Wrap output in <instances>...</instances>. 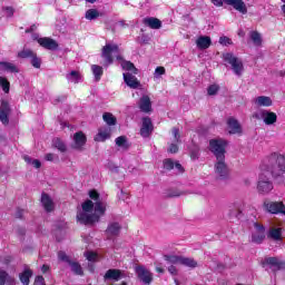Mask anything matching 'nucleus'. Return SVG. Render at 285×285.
<instances>
[{
    "instance_id": "f257e3e1",
    "label": "nucleus",
    "mask_w": 285,
    "mask_h": 285,
    "mask_svg": "<svg viewBox=\"0 0 285 285\" xmlns=\"http://www.w3.org/2000/svg\"><path fill=\"white\" fill-rule=\"evenodd\" d=\"M106 215V204L100 200L92 203V200H86L82 203V210L77 213V222L85 226H94L97 224L101 216Z\"/></svg>"
},
{
    "instance_id": "f03ea898",
    "label": "nucleus",
    "mask_w": 285,
    "mask_h": 285,
    "mask_svg": "<svg viewBox=\"0 0 285 285\" xmlns=\"http://www.w3.org/2000/svg\"><path fill=\"white\" fill-rule=\"evenodd\" d=\"M114 55H116V59L118 61H121L120 65L122 70H128L134 75H138L139 70L135 68V63L124 60V58L119 56V46L115 43H107L102 47L101 57L102 59H105L106 66H110L115 61V59L112 58Z\"/></svg>"
},
{
    "instance_id": "7ed1b4c3",
    "label": "nucleus",
    "mask_w": 285,
    "mask_h": 285,
    "mask_svg": "<svg viewBox=\"0 0 285 285\" xmlns=\"http://www.w3.org/2000/svg\"><path fill=\"white\" fill-rule=\"evenodd\" d=\"M267 170L279 184H285V157L282 154L273 153L265 159Z\"/></svg>"
},
{
    "instance_id": "20e7f679",
    "label": "nucleus",
    "mask_w": 285,
    "mask_h": 285,
    "mask_svg": "<svg viewBox=\"0 0 285 285\" xmlns=\"http://www.w3.org/2000/svg\"><path fill=\"white\" fill-rule=\"evenodd\" d=\"M209 150L216 157V159L226 158V142L224 139L209 140Z\"/></svg>"
},
{
    "instance_id": "39448f33",
    "label": "nucleus",
    "mask_w": 285,
    "mask_h": 285,
    "mask_svg": "<svg viewBox=\"0 0 285 285\" xmlns=\"http://www.w3.org/2000/svg\"><path fill=\"white\" fill-rule=\"evenodd\" d=\"M214 170L218 179H228L230 177V169L228 168V164H226V158L216 159Z\"/></svg>"
},
{
    "instance_id": "423d86ee",
    "label": "nucleus",
    "mask_w": 285,
    "mask_h": 285,
    "mask_svg": "<svg viewBox=\"0 0 285 285\" xmlns=\"http://www.w3.org/2000/svg\"><path fill=\"white\" fill-rule=\"evenodd\" d=\"M224 61H227V63L232 65V69L234 70L235 75L238 77L242 75L244 71V63L239 58L235 57L233 53H225L223 56Z\"/></svg>"
},
{
    "instance_id": "0eeeda50",
    "label": "nucleus",
    "mask_w": 285,
    "mask_h": 285,
    "mask_svg": "<svg viewBox=\"0 0 285 285\" xmlns=\"http://www.w3.org/2000/svg\"><path fill=\"white\" fill-rule=\"evenodd\" d=\"M263 206L265 210H267V213H271L272 215H285V206L282 202L265 200Z\"/></svg>"
},
{
    "instance_id": "6e6552de",
    "label": "nucleus",
    "mask_w": 285,
    "mask_h": 285,
    "mask_svg": "<svg viewBox=\"0 0 285 285\" xmlns=\"http://www.w3.org/2000/svg\"><path fill=\"white\" fill-rule=\"evenodd\" d=\"M12 114V108H10V102L8 100L0 101V121L3 126L10 124V115Z\"/></svg>"
},
{
    "instance_id": "1a4fd4ad",
    "label": "nucleus",
    "mask_w": 285,
    "mask_h": 285,
    "mask_svg": "<svg viewBox=\"0 0 285 285\" xmlns=\"http://www.w3.org/2000/svg\"><path fill=\"white\" fill-rule=\"evenodd\" d=\"M273 181L265 175H261L258 178L257 190L259 195H268L273 190Z\"/></svg>"
},
{
    "instance_id": "9d476101",
    "label": "nucleus",
    "mask_w": 285,
    "mask_h": 285,
    "mask_svg": "<svg viewBox=\"0 0 285 285\" xmlns=\"http://www.w3.org/2000/svg\"><path fill=\"white\" fill-rule=\"evenodd\" d=\"M136 275L142 284H151L153 283V273H150L146 267L139 265L135 267Z\"/></svg>"
},
{
    "instance_id": "9b49d317",
    "label": "nucleus",
    "mask_w": 285,
    "mask_h": 285,
    "mask_svg": "<svg viewBox=\"0 0 285 285\" xmlns=\"http://www.w3.org/2000/svg\"><path fill=\"white\" fill-rule=\"evenodd\" d=\"M273 271V273H277V271H282L285 268L284 261H279L277 257H267L265 258L264 263Z\"/></svg>"
},
{
    "instance_id": "f8f14e48",
    "label": "nucleus",
    "mask_w": 285,
    "mask_h": 285,
    "mask_svg": "<svg viewBox=\"0 0 285 285\" xmlns=\"http://www.w3.org/2000/svg\"><path fill=\"white\" fill-rule=\"evenodd\" d=\"M121 224L118 222L109 223L106 229L107 239H112V237H119L121 233Z\"/></svg>"
},
{
    "instance_id": "ddd939ff",
    "label": "nucleus",
    "mask_w": 285,
    "mask_h": 285,
    "mask_svg": "<svg viewBox=\"0 0 285 285\" xmlns=\"http://www.w3.org/2000/svg\"><path fill=\"white\" fill-rule=\"evenodd\" d=\"M226 6H232L234 10H237V12H240V14H247L248 8L246 7V3L244 0H223Z\"/></svg>"
},
{
    "instance_id": "4468645a",
    "label": "nucleus",
    "mask_w": 285,
    "mask_h": 285,
    "mask_svg": "<svg viewBox=\"0 0 285 285\" xmlns=\"http://www.w3.org/2000/svg\"><path fill=\"white\" fill-rule=\"evenodd\" d=\"M153 130H154L153 120H150L149 117L142 118V126L140 128V135L144 138H148V137H150V135H153Z\"/></svg>"
},
{
    "instance_id": "2eb2a0df",
    "label": "nucleus",
    "mask_w": 285,
    "mask_h": 285,
    "mask_svg": "<svg viewBox=\"0 0 285 285\" xmlns=\"http://www.w3.org/2000/svg\"><path fill=\"white\" fill-rule=\"evenodd\" d=\"M38 43L46 50H57V48H59V43H57V40L48 37L38 39Z\"/></svg>"
},
{
    "instance_id": "dca6fc26",
    "label": "nucleus",
    "mask_w": 285,
    "mask_h": 285,
    "mask_svg": "<svg viewBox=\"0 0 285 285\" xmlns=\"http://www.w3.org/2000/svg\"><path fill=\"white\" fill-rule=\"evenodd\" d=\"M124 81L127 83L129 88H132V90H137V88H141V82L135 77L132 73L127 72L124 73Z\"/></svg>"
},
{
    "instance_id": "f3484780",
    "label": "nucleus",
    "mask_w": 285,
    "mask_h": 285,
    "mask_svg": "<svg viewBox=\"0 0 285 285\" xmlns=\"http://www.w3.org/2000/svg\"><path fill=\"white\" fill-rule=\"evenodd\" d=\"M83 146H86V135L82 134V131H78L73 135V144L71 145V148L81 150Z\"/></svg>"
},
{
    "instance_id": "a211bd4d",
    "label": "nucleus",
    "mask_w": 285,
    "mask_h": 285,
    "mask_svg": "<svg viewBox=\"0 0 285 285\" xmlns=\"http://www.w3.org/2000/svg\"><path fill=\"white\" fill-rule=\"evenodd\" d=\"M261 117L266 126H273L277 122V114L268 110H261Z\"/></svg>"
},
{
    "instance_id": "6ab92c4d",
    "label": "nucleus",
    "mask_w": 285,
    "mask_h": 285,
    "mask_svg": "<svg viewBox=\"0 0 285 285\" xmlns=\"http://www.w3.org/2000/svg\"><path fill=\"white\" fill-rule=\"evenodd\" d=\"M41 204L46 210V213H52L55 210V202L50 197V195L42 193L41 194Z\"/></svg>"
},
{
    "instance_id": "aec40b11",
    "label": "nucleus",
    "mask_w": 285,
    "mask_h": 285,
    "mask_svg": "<svg viewBox=\"0 0 285 285\" xmlns=\"http://www.w3.org/2000/svg\"><path fill=\"white\" fill-rule=\"evenodd\" d=\"M227 126L229 130V135H240L242 132V125L235 118H228Z\"/></svg>"
},
{
    "instance_id": "412c9836",
    "label": "nucleus",
    "mask_w": 285,
    "mask_h": 285,
    "mask_svg": "<svg viewBox=\"0 0 285 285\" xmlns=\"http://www.w3.org/2000/svg\"><path fill=\"white\" fill-rule=\"evenodd\" d=\"M139 109L141 112H150L153 110V102L149 96H142L139 101Z\"/></svg>"
},
{
    "instance_id": "4be33fe9",
    "label": "nucleus",
    "mask_w": 285,
    "mask_h": 285,
    "mask_svg": "<svg viewBox=\"0 0 285 285\" xmlns=\"http://www.w3.org/2000/svg\"><path fill=\"white\" fill-rule=\"evenodd\" d=\"M142 23L145 26H147L148 28H151V30H159L161 28V20H159L158 18H145L142 20Z\"/></svg>"
},
{
    "instance_id": "5701e85b",
    "label": "nucleus",
    "mask_w": 285,
    "mask_h": 285,
    "mask_svg": "<svg viewBox=\"0 0 285 285\" xmlns=\"http://www.w3.org/2000/svg\"><path fill=\"white\" fill-rule=\"evenodd\" d=\"M212 43H213V41L210 40V37H208V36H200L196 40V46L200 50H208V48H210Z\"/></svg>"
},
{
    "instance_id": "b1692460",
    "label": "nucleus",
    "mask_w": 285,
    "mask_h": 285,
    "mask_svg": "<svg viewBox=\"0 0 285 285\" xmlns=\"http://www.w3.org/2000/svg\"><path fill=\"white\" fill-rule=\"evenodd\" d=\"M110 127H101L95 137V141H106V139H110Z\"/></svg>"
},
{
    "instance_id": "393cba45",
    "label": "nucleus",
    "mask_w": 285,
    "mask_h": 285,
    "mask_svg": "<svg viewBox=\"0 0 285 285\" xmlns=\"http://www.w3.org/2000/svg\"><path fill=\"white\" fill-rule=\"evenodd\" d=\"M104 279L119 282L121 279V272L119 269H108L104 276Z\"/></svg>"
},
{
    "instance_id": "a878e982",
    "label": "nucleus",
    "mask_w": 285,
    "mask_h": 285,
    "mask_svg": "<svg viewBox=\"0 0 285 285\" xmlns=\"http://www.w3.org/2000/svg\"><path fill=\"white\" fill-rule=\"evenodd\" d=\"M267 238L274 242H282V228L272 227L267 233Z\"/></svg>"
},
{
    "instance_id": "bb28decb",
    "label": "nucleus",
    "mask_w": 285,
    "mask_h": 285,
    "mask_svg": "<svg viewBox=\"0 0 285 285\" xmlns=\"http://www.w3.org/2000/svg\"><path fill=\"white\" fill-rule=\"evenodd\" d=\"M255 104L259 107H269L273 106V99H271V97L268 96H259L255 99Z\"/></svg>"
},
{
    "instance_id": "cd10ccee",
    "label": "nucleus",
    "mask_w": 285,
    "mask_h": 285,
    "mask_svg": "<svg viewBox=\"0 0 285 285\" xmlns=\"http://www.w3.org/2000/svg\"><path fill=\"white\" fill-rule=\"evenodd\" d=\"M0 70H6L7 72H19V69L14 63L6 61L0 62Z\"/></svg>"
},
{
    "instance_id": "c85d7f7f",
    "label": "nucleus",
    "mask_w": 285,
    "mask_h": 285,
    "mask_svg": "<svg viewBox=\"0 0 285 285\" xmlns=\"http://www.w3.org/2000/svg\"><path fill=\"white\" fill-rule=\"evenodd\" d=\"M180 264L181 266H187L188 268H197L198 266L197 261L184 256L180 258Z\"/></svg>"
},
{
    "instance_id": "c756f323",
    "label": "nucleus",
    "mask_w": 285,
    "mask_h": 285,
    "mask_svg": "<svg viewBox=\"0 0 285 285\" xmlns=\"http://www.w3.org/2000/svg\"><path fill=\"white\" fill-rule=\"evenodd\" d=\"M19 277H20L21 284H23V285H30V277H32V271H30V269H24V272L21 273V274L19 275Z\"/></svg>"
},
{
    "instance_id": "7c9ffc66",
    "label": "nucleus",
    "mask_w": 285,
    "mask_h": 285,
    "mask_svg": "<svg viewBox=\"0 0 285 285\" xmlns=\"http://www.w3.org/2000/svg\"><path fill=\"white\" fill-rule=\"evenodd\" d=\"M53 148H57L60 153H66L68 148L66 147V142L63 140H60L59 138H55L52 140Z\"/></svg>"
},
{
    "instance_id": "2f4dec72",
    "label": "nucleus",
    "mask_w": 285,
    "mask_h": 285,
    "mask_svg": "<svg viewBox=\"0 0 285 285\" xmlns=\"http://www.w3.org/2000/svg\"><path fill=\"white\" fill-rule=\"evenodd\" d=\"M68 264H69L72 273H75V275H83V269L81 268V265L79 263L68 261Z\"/></svg>"
},
{
    "instance_id": "473e14b6",
    "label": "nucleus",
    "mask_w": 285,
    "mask_h": 285,
    "mask_svg": "<svg viewBox=\"0 0 285 285\" xmlns=\"http://www.w3.org/2000/svg\"><path fill=\"white\" fill-rule=\"evenodd\" d=\"M104 121L107 122V126H116L117 125V118L112 116L110 112H105L102 115Z\"/></svg>"
},
{
    "instance_id": "72a5a7b5",
    "label": "nucleus",
    "mask_w": 285,
    "mask_h": 285,
    "mask_svg": "<svg viewBox=\"0 0 285 285\" xmlns=\"http://www.w3.org/2000/svg\"><path fill=\"white\" fill-rule=\"evenodd\" d=\"M6 282H10V284H14V278L10 277L8 272L0 271V285H6Z\"/></svg>"
},
{
    "instance_id": "f704fd0d",
    "label": "nucleus",
    "mask_w": 285,
    "mask_h": 285,
    "mask_svg": "<svg viewBox=\"0 0 285 285\" xmlns=\"http://www.w3.org/2000/svg\"><path fill=\"white\" fill-rule=\"evenodd\" d=\"M239 215H242V209L237 204L229 205V217H236L239 219Z\"/></svg>"
},
{
    "instance_id": "c9c22d12",
    "label": "nucleus",
    "mask_w": 285,
    "mask_h": 285,
    "mask_svg": "<svg viewBox=\"0 0 285 285\" xmlns=\"http://www.w3.org/2000/svg\"><path fill=\"white\" fill-rule=\"evenodd\" d=\"M266 239V233H253L252 234V242L254 244H262Z\"/></svg>"
},
{
    "instance_id": "e433bc0d",
    "label": "nucleus",
    "mask_w": 285,
    "mask_h": 285,
    "mask_svg": "<svg viewBox=\"0 0 285 285\" xmlns=\"http://www.w3.org/2000/svg\"><path fill=\"white\" fill-rule=\"evenodd\" d=\"M91 70L94 72V77L96 81L101 79V75H104V68L101 66L94 65L91 66Z\"/></svg>"
},
{
    "instance_id": "4c0bfd02",
    "label": "nucleus",
    "mask_w": 285,
    "mask_h": 285,
    "mask_svg": "<svg viewBox=\"0 0 285 285\" xmlns=\"http://www.w3.org/2000/svg\"><path fill=\"white\" fill-rule=\"evenodd\" d=\"M189 155H190V159L193 160L199 159V146H197L196 144H193L189 147Z\"/></svg>"
},
{
    "instance_id": "58836bf2",
    "label": "nucleus",
    "mask_w": 285,
    "mask_h": 285,
    "mask_svg": "<svg viewBox=\"0 0 285 285\" xmlns=\"http://www.w3.org/2000/svg\"><path fill=\"white\" fill-rule=\"evenodd\" d=\"M67 79L72 83H79V81L81 80V75L79 73V71H71L67 75Z\"/></svg>"
},
{
    "instance_id": "ea45409f",
    "label": "nucleus",
    "mask_w": 285,
    "mask_h": 285,
    "mask_svg": "<svg viewBox=\"0 0 285 285\" xmlns=\"http://www.w3.org/2000/svg\"><path fill=\"white\" fill-rule=\"evenodd\" d=\"M116 146L128 150V139L126 138V136H119L118 138H116Z\"/></svg>"
},
{
    "instance_id": "a19ab883",
    "label": "nucleus",
    "mask_w": 285,
    "mask_h": 285,
    "mask_svg": "<svg viewBox=\"0 0 285 285\" xmlns=\"http://www.w3.org/2000/svg\"><path fill=\"white\" fill-rule=\"evenodd\" d=\"M181 257L183 256H177V255H165L164 259L169 264H181Z\"/></svg>"
},
{
    "instance_id": "79ce46f5",
    "label": "nucleus",
    "mask_w": 285,
    "mask_h": 285,
    "mask_svg": "<svg viewBox=\"0 0 285 285\" xmlns=\"http://www.w3.org/2000/svg\"><path fill=\"white\" fill-rule=\"evenodd\" d=\"M85 17H86V19H88V21H92L95 19H98L99 11L97 9H89L86 11Z\"/></svg>"
},
{
    "instance_id": "37998d69",
    "label": "nucleus",
    "mask_w": 285,
    "mask_h": 285,
    "mask_svg": "<svg viewBox=\"0 0 285 285\" xmlns=\"http://www.w3.org/2000/svg\"><path fill=\"white\" fill-rule=\"evenodd\" d=\"M18 57L20 59H30L35 57V51H32L31 49H23L18 53Z\"/></svg>"
},
{
    "instance_id": "c03bdc74",
    "label": "nucleus",
    "mask_w": 285,
    "mask_h": 285,
    "mask_svg": "<svg viewBox=\"0 0 285 285\" xmlns=\"http://www.w3.org/2000/svg\"><path fill=\"white\" fill-rule=\"evenodd\" d=\"M250 39H252L254 45L262 46V35H259V32L252 31L250 32Z\"/></svg>"
},
{
    "instance_id": "a18cd8bd",
    "label": "nucleus",
    "mask_w": 285,
    "mask_h": 285,
    "mask_svg": "<svg viewBox=\"0 0 285 285\" xmlns=\"http://www.w3.org/2000/svg\"><path fill=\"white\" fill-rule=\"evenodd\" d=\"M0 86L4 92H10V82L4 77H0Z\"/></svg>"
},
{
    "instance_id": "49530a36",
    "label": "nucleus",
    "mask_w": 285,
    "mask_h": 285,
    "mask_svg": "<svg viewBox=\"0 0 285 285\" xmlns=\"http://www.w3.org/2000/svg\"><path fill=\"white\" fill-rule=\"evenodd\" d=\"M171 134H173V137H174L176 144H181V135L179 134V128L174 127L171 129Z\"/></svg>"
},
{
    "instance_id": "de8ad7c7",
    "label": "nucleus",
    "mask_w": 285,
    "mask_h": 285,
    "mask_svg": "<svg viewBox=\"0 0 285 285\" xmlns=\"http://www.w3.org/2000/svg\"><path fill=\"white\" fill-rule=\"evenodd\" d=\"M164 168H165V170H173V168H175V161H173V159H170V158L165 159Z\"/></svg>"
},
{
    "instance_id": "09e8293b",
    "label": "nucleus",
    "mask_w": 285,
    "mask_h": 285,
    "mask_svg": "<svg viewBox=\"0 0 285 285\" xmlns=\"http://www.w3.org/2000/svg\"><path fill=\"white\" fill-rule=\"evenodd\" d=\"M31 65L33 66V68H41V59L37 57V53H33V56L31 57Z\"/></svg>"
},
{
    "instance_id": "8fccbe9b",
    "label": "nucleus",
    "mask_w": 285,
    "mask_h": 285,
    "mask_svg": "<svg viewBox=\"0 0 285 285\" xmlns=\"http://www.w3.org/2000/svg\"><path fill=\"white\" fill-rule=\"evenodd\" d=\"M220 46H233V40L230 38L223 36L219 38Z\"/></svg>"
},
{
    "instance_id": "3c124183",
    "label": "nucleus",
    "mask_w": 285,
    "mask_h": 285,
    "mask_svg": "<svg viewBox=\"0 0 285 285\" xmlns=\"http://www.w3.org/2000/svg\"><path fill=\"white\" fill-rule=\"evenodd\" d=\"M85 257L88 259V262H97V253L87 252L85 253Z\"/></svg>"
},
{
    "instance_id": "603ef678",
    "label": "nucleus",
    "mask_w": 285,
    "mask_h": 285,
    "mask_svg": "<svg viewBox=\"0 0 285 285\" xmlns=\"http://www.w3.org/2000/svg\"><path fill=\"white\" fill-rule=\"evenodd\" d=\"M207 92L209 96L217 95V92H219V86L217 85L209 86L207 89Z\"/></svg>"
},
{
    "instance_id": "864d4df0",
    "label": "nucleus",
    "mask_w": 285,
    "mask_h": 285,
    "mask_svg": "<svg viewBox=\"0 0 285 285\" xmlns=\"http://www.w3.org/2000/svg\"><path fill=\"white\" fill-rule=\"evenodd\" d=\"M254 228H255L254 233H266V228L264 227V225L259 223H254Z\"/></svg>"
},
{
    "instance_id": "5fc2aeb1",
    "label": "nucleus",
    "mask_w": 285,
    "mask_h": 285,
    "mask_svg": "<svg viewBox=\"0 0 285 285\" xmlns=\"http://www.w3.org/2000/svg\"><path fill=\"white\" fill-rule=\"evenodd\" d=\"M161 75H166V68L164 67H157L155 69V77H161Z\"/></svg>"
},
{
    "instance_id": "6e6d98bb",
    "label": "nucleus",
    "mask_w": 285,
    "mask_h": 285,
    "mask_svg": "<svg viewBox=\"0 0 285 285\" xmlns=\"http://www.w3.org/2000/svg\"><path fill=\"white\" fill-rule=\"evenodd\" d=\"M168 153H170L171 155H175L179 153V147L176 144H171L168 148Z\"/></svg>"
},
{
    "instance_id": "4d7b16f0",
    "label": "nucleus",
    "mask_w": 285,
    "mask_h": 285,
    "mask_svg": "<svg viewBox=\"0 0 285 285\" xmlns=\"http://www.w3.org/2000/svg\"><path fill=\"white\" fill-rule=\"evenodd\" d=\"M181 195H184V193L178 190H170L168 191L167 197H181Z\"/></svg>"
},
{
    "instance_id": "13d9d810",
    "label": "nucleus",
    "mask_w": 285,
    "mask_h": 285,
    "mask_svg": "<svg viewBox=\"0 0 285 285\" xmlns=\"http://www.w3.org/2000/svg\"><path fill=\"white\" fill-rule=\"evenodd\" d=\"M35 285H46V279L43 276H37L35 279Z\"/></svg>"
},
{
    "instance_id": "bf43d9fd",
    "label": "nucleus",
    "mask_w": 285,
    "mask_h": 285,
    "mask_svg": "<svg viewBox=\"0 0 285 285\" xmlns=\"http://www.w3.org/2000/svg\"><path fill=\"white\" fill-rule=\"evenodd\" d=\"M58 257H59V259H61V262H67V264H68V262H70V258H69L68 255H66V253H63V252H60V253L58 254Z\"/></svg>"
},
{
    "instance_id": "052dcab7",
    "label": "nucleus",
    "mask_w": 285,
    "mask_h": 285,
    "mask_svg": "<svg viewBox=\"0 0 285 285\" xmlns=\"http://www.w3.org/2000/svg\"><path fill=\"white\" fill-rule=\"evenodd\" d=\"M89 197L90 199H94L95 202H97L99 199V193H97L96 190H91L89 191Z\"/></svg>"
},
{
    "instance_id": "680f3d73",
    "label": "nucleus",
    "mask_w": 285,
    "mask_h": 285,
    "mask_svg": "<svg viewBox=\"0 0 285 285\" xmlns=\"http://www.w3.org/2000/svg\"><path fill=\"white\" fill-rule=\"evenodd\" d=\"M8 17H12L14 14V9L12 7H4Z\"/></svg>"
},
{
    "instance_id": "e2e57ef3",
    "label": "nucleus",
    "mask_w": 285,
    "mask_h": 285,
    "mask_svg": "<svg viewBox=\"0 0 285 285\" xmlns=\"http://www.w3.org/2000/svg\"><path fill=\"white\" fill-rule=\"evenodd\" d=\"M174 166L176 170H178V173H184V167L181 166V164H179V161L174 163Z\"/></svg>"
},
{
    "instance_id": "0e129e2a",
    "label": "nucleus",
    "mask_w": 285,
    "mask_h": 285,
    "mask_svg": "<svg viewBox=\"0 0 285 285\" xmlns=\"http://www.w3.org/2000/svg\"><path fill=\"white\" fill-rule=\"evenodd\" d=\"M31 166L33 168H41V161H39V159H33Z\"/></svg>"
},
{
    "instance_id": "69168bd1",
    "label": "nucleus",
    "mask_w": 285,
    "mask_h": 285,
    "mask_svg": "<svg viewBox=\"0 0 285 285\" xmlns=\"http://www.w3.org/2000/svg\"><path fill=\"white\" fill-rule=\"evenodd\" d=\"M214 6H217V8H222L224 6V0H210Z\"/></svg>"
},
{
    "instance_id": "338daca9",
    "label": "nucleus",
    "mask_w": 285,
    "mask_h": 285,
    "mask_svg": "<svg viewBox=\"0 0 285 285\" xmlns=\"http://www.w3.org/2000/svg\"><path fill=\"white\" fill-rule=\"evenodd\" d=\"M168 272L170 273V275H177V267L171 265L168 267Z\"/></svg>"
},
{
    "instance_id": "774afa93",
    "label": "nucleus",
    "mask_w": 285,
    "mask_h": 285,
    "mask_svg": "<svg viewBox=\"0 0 285 285\" xmlns=\"http://www.w3.org/2000/svg\"><path fill=\"white\" fill-rule=\"evenodd\" d=\"M45 159H46L47 161H55V154H47V155L45 156Z\"/></svg>"
}]
</instances>
